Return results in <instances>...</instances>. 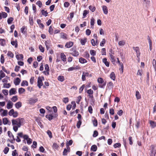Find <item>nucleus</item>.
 Instances as JSON below:
<instances>
[{
    "mask_svg": "<svg viewBox=\"0 0 156 156\" xmlns=\"http://www.w3.org/2000/svg\"><path fill=\"white\" fill-rule=\"evenodd\" d=\"M12 123L13 130L16 132L18 128L20 127L22 124L24 123V120L21 118L13 119L12 120Z\"/></svg>",
    "mask_w": 156,
    "mask_h": 156,
    "instance_id": "nucleus-1",
    "label": "nucleus"
},
{
    "mask_svg": "<svg viewBox=\"0 0 156 156\" xmlns=\"http://www.w3.org/2000/svg\"><path fill=\"white\" fill-rule=\"evenodd\" d=\"M97 81L99 83V87L101 88H104L106 85V81H105L101 77L99 78L98 79Z\"/></svg>",
    "mask_w": 156,
    "mask_h": 156,
    "instance_id": "nucleus-2",
    "label": "nucleus"
},
{
    "mask_svg": "<svg viewBox=\"0 0 156 156\" xmlns=\"http://www.w3.org/2000/svg\"><path fill=\"white\" fill-rule=\"evenodd\" d=\"M9 114L10 116H12L14 118H16L18 116V113L16 111H15L13 109H11L9 112Z\"/></svg>",
    "mask_w": 156,
    "mask_h": 156,
    "instance_id": "nucleus-3",
    "label": "nucleus"
},
{
    "mask_svg": "<svg viewBox=\"0 0 156 156\" xmlns=\"http://www.w3.org/2000/svg\"><path fill=\"white\" fill-rule=\"evenodd\" d=\"M151 153L150 154V156H156V147L153 145H152L151 146Z\"/></svg>",
    "mask_w": 156,
    "mask_h": 156,
    "instance_id": "nucleus-4",
    "label": "nucleus"
},
{
    "mask_svg": "<svg viewBox=\"0 0 156 156\" xmlns=\"http://www.w3.org/2000/svg\"><path fill=\"white\" fill-rule=\"evenodd\" d=\"M24 139L26 140L27 141V143L28 144H30L32 141V140L29 137V136L25 134L24 137Z\"/></svg>",
    "mask_w": 156,
    "mask_h": 156,
    "instance_id": "nucleus-5",
    "label": "nucleus"
},
{
    "mask_svg": "<svg viewBox=\"0 0 156 156\" xmlns=\"http://www.w3.org/2000/svg\"><path fill=\"white\" fill-rule=\"evenodd\" d=\"M87 93L88 94V96L90 98H93V91L91 89L88 90L87 91Z\"/></svg>",
    "mask_w": 156,
    "mask_h": 156,
    "instance_id": "nucleus-6",
    "label": "nucleus"
},
{
    "mask_svg": "<svg viewBox=\"0 0 156 156\" xmlns=\"http://www.w3.org/2000/svg\"><path fill=\"white\" fill-rule=\"evenodd\" d=\"M8 134L11 139V141H10V142L11 143H13V141H14L15 140L14 138V136L12 133V132L10 131H8Z\"/></svg>",
    "mask_w": 156,
    "mask_h": 156,
    "instance_id": "nucleus-7",
    "label": "nucleus"
},
{
    "mask_svg": "<svg viewBox=\"0 0 156 156\" xmlns=\"http://www.w3.org/2000/svg\"><path fill=\"white\" fill-rule=\"evenodd\" d=\"M43 85L42 78L39 77L37 80V86L39 88H41Z\"/></svg>",
    "mask_w": 156,
    "mask_h": 156,
    "instance_id": "nucleus-8",
    "label": "nucleus"
},
{
    "mask_svg": "<svg viewBox=\"0 0 156 156\" xmlns=\"http://www.w3.org/2000/svg\"><path fill=\"white\" fill-rule=\"evenodd\" d=\"M133 48L136 52L137 57L139 58L140 54L139 48L138 47H133Z\"/></svg>",
    "mask_w": 156,
    "mask_h": 156,
    "instance_id": "nucleus-9",
    "label": "nucleus"
},
{
    "mask_svg": "<svg viewBox=\"0 0 156 156\" xmlns=\"http://www.w3.org/2000/svg\"><path fill=\"white\" fill-rule=\"evenodd\" d=\"M66 148L64 149L63 152V155H66L67 154L68 152H69L70 151V148L68 144L66 145Z\"/></svg>",
    "mask_w": 156,
    "mask_h": 156,
    "instance_id": "nucleus-10",
    "label": "nucleus"
},
{
    "mask_svg": "<svg viewBox=\"0 0 156 156\" xmlns=\"http://www.w3.org/2000/svg\"><path fill=\"white\" fill-rule=\"evenodd\" d=\"M16 93V89L15 88H12L9 91V94L10 95L15 94Z\"/></svg>",
    "mask_w": 156,
    "mask_h": 156,
    "instance_id": "nucleus-11",
    "label": "nucleus"
},
{
    "mask_svg": "<svg viewBox=\"0 0 156 156\" xmlns=\"http://www.w3.org/2000/svg\"><path fill=\"white\" fill-rule=\"evenodd\" d=\"M0 112H1V115L2 116H6L8 113V111L6 110H3V109H1Z\"/></svg>",
    "mask_w": 156,
    "mask_h": 156,
    "instance_id": "nucleus-12",
    "label": "nucleus"
},
{
    "mask_svg": "<svg viewBox=\"0 0 156 156\" xmlns=\"http://www.w3.org/2000/svg\"><path fill=\"white\" fill-rule=\"evenodd\" d=\"M37 101V99H33L32 98H30L28 100V102L29 104L32 105L33 104Z\"/></svg>",
    "mask_w": 156,
    "mask_h": 156,
    "instance_id": "nucleus-13",
    "label": "nucleus"
},
{
    "mask_svg": "<svg viewBox=\"0 0 156 156\" xmlns=\"http://www.w3.org/2000/svg\"><path fill=\"white\" fill-rule=\"evenodd\" d=\"M80 69V68L79 66H76L70 67L68 69V70L69 71H70L76 69Z\"/></svg>",
    "mask_w": 156,
    "mask_h": 156,
    "instance_id": "nucleus-14",
    "label": "nucleus"
},
{
    "mask_svg": "<svg viewBox=\"0 0 156 156\" xmlns=\"http://www.w3.org/2000/svg\"><path fill=\"white\" fill-rule=\"evenodd\" d=\"M73 44V42L72 41H69L66 43L65 46L67 48H69L72 47Z\"/></svg>",
    "mask_w": 156,
    "mask_h": 156,
    "instance_id": "nucleus-15",
    "label": "nucleus"
},
{
    "mask_svg": "<svg viewBox=\"0 0 156 156\" xmlns=\"http://www.w3.org/2000/svg\"><path fill=\"white\" fill-rule=\"evenodd\" d=\"M13 105V103L11 101H9L6 105L7 108L8 109L11 108L12 107Z\"/></svg>",
    "mask_w": 156,
    "mask_h": 156,
    "instance_id": "nucleus-16",
    "label": "nucleus"
},
{
    "mask_svg": "<svg viewBox=\"0 0 156 156\" xmlns=\"http://www.w3.org/2000/svg\"><path fill=\"white\" fill-rule=\"evenodd\" d=\"M61 38L64 40H66L68 39V35L66 33H62L61 34Z\"/></svg>",
    "mask_w": 156,
    "mask_h": 156,
    "instance_id": "nucleus-17",
    "label": "nucleus"
},
{
    "mask_svg": "<svg viewBox=\"0 0 156 156\" xmlns=\"http://www.w3.org/2000/svg\"><path fill=\"white\" fill-rule=\"evenodd\" d=\"M102 9L104 13L105 14H107L108 13V9L107 7L105 5H103L102 6Z\"/></svg>",
    "mask_w": 156,
    "mask_h": 156,
    "instance_id": "nucleus-18",
    "label": "nucleus"
},
{
    "mask_svg": "<svg viewBox=\"0 0 156 156\" xmlns=\"http://www.w3.org/2000/svg\"><path fill=\"white\" fill-rule=\"evenodd\" d=\"M80 41L81 44L82 45H84L87 42V38L86 37H84L80 39Z\"/></svg>",
    "mask_w": 156,
    "mask_h": 156,
    "instance_id": "nucleus-19",
    "label": "nucleus"
},
{
    "mask_svg": "<svg viewBox=\"0 0 156 156\" xmlns=\"http://www.w3.org/2000/svg\"><path fill=\"white\" fill-rule=\"evenodd\" d=\"M110 60L111 62L114 64L115 65V57L112 54L110 55Z\"/></svg>",
    "mask_w": 156,
    "mask_h": 156,
    "instance_id": "nucleus-20",
    "label": "nucleus"
},
{
    "mask_svg": "<svg viewBox=\"0 0 156 156\" xmlns=\"http://www.w3.org/2000/svg\"><path fill=\"white\" fill-rule=\"evenodd\" d=\"M11 43L12 45L14 46L16 48H17V41L16 40L15 41L12 40L11 41Z\"/></svg>",
    "mask_w": 156,
    "mask_h": 156,
    "instance_id": "nucleus-21",
    "label": "nucleus"
},
{
    "mask_svg": "<svg viewBox=\"0 0 156 156\" xmlns=\"http://www.w3.org/2000/svg\"><path fill=\"white\" fill-rule=\"evenodd\" d=\"M60 57L62 61L64 62H66V56L63 53H62L60 54Z\"/></svg>",
    "mask_w": 156,
    "mask_h": 156,
    "instance_id": "nucleus-22",
    "label": "nucleus"
},
{
    "mask_svg": "<svg viewBox=\"0 0 156 156\" xmlns=\"http://www.w3.org/2000/svg\"><path fill=\"white\" fill-rule=\"evenodd\" d=\"M27 27L25 26H23L22 28H21L20 29L21 32L23 33V34H25L27 32Z\"/></svg>",
    "mask_w": 156,
    "mask_h": 156,
    "instance_id": "nucleus-23",
    "label": "nucleus"
},
{
    "mask_svg": "<svg viewBox=\"0 0 156 156\" xmlns=\"http://www.w3.org/2000/svg\"><path fill=\"white\" fill-rule=\"evenodd\" d=\"M114 86L112 82H109L107 85V87L108 89H112Z\"/></svg>",
    "mask_w": 156,
    "mask_h": 156,
    "instance_id": "nucleus-24",
    "label": "nucleus"
},
{
    "mask_svg": "<svg viewBox=\"0 0 156 156\" xmlns=\"http://www.w3.org/2000/svg\"><path fill=\"white\" fill-rule=\"evenodd\" d=\"M16 58L18 60L22 59L23 58L22 54H18L16 55Z\"/></svg>",
    "mask_w": 156,
    "mask_h": 156,
    "instance_id": "nucleus-25",
    "label": "nucleus"
},
{
    "mask_svg": "<svg viewBox=\"0 0 156 156\" xmlns=\"http://www.w3.org/2000/svg\"><path fill=\"white\" fill-rule=\"evenodd\" d=\"M103 62L105 63V65L107 66L108 67L109 66V62L107 61V59L106 58H104L103 59Z\"/></svg>",
    "mask_w": 156,
    "mask_h": 156,
    "instance_id": "nucleus-26",
    "label": "nucleus"
},
{
    "mask_svg": "<svg viewBox=\"0 0 156 156\" xmlns=\"http://www.w3.org/2000/svg\"><path fill=\"white\" fill-rule=\"evenodd\" d=\"M21 81L20 80L19 78H16L14 81V83L15 85H18L19 84L20 82Z\"/></svg>",
    "mask_w": 156,
    "mask_h": 156,
    "instance_id": "nucleus-27",
    "label": "nucleus"
},
{
    "mask_svg": "<svg viewBox=\"0 0 156 156\" xmlns=\"http://www.w3.org/2000/svg\"><path fill=\"white\" fill-rule=\"evenodd\" d=\"M150 125L152 128H154L156 126V122L153 121H149Z\"/></svg>",
    "mask_w": 156,
    "mask_h": 156,
    "instance_id": "nucleus-28",
    "label": "nucleus"
},
{
    "mask_svg": "<svg viewBox=\"0 0 156 156\" xmlns=\"http://www.w3.org/2000/svg\"><path fill=\"white\" fill-rule=\"evenodd\" d=\"M79 61L80 63L82 64L86 63L87 62L86 59L82 57L80 58H79Z\"/></svg>",
    "mask_w": 156,
    "mask_h": 156,
    "instance_id": "nucleus-29",
    "label": "nucleus"
},
{
    "mask_svg": "<svg viewBox=\"0 0 156 156\" xmlns=\"http://www.w3.org/2000/svg\"><path fill=\"white\" fill-rule=\"evenodd\" d=\"M52 147L54 150H58L59 147V145L56 143H54L52 145Z\"/></svg>",
    "mask_w": 156,
    "mask_h": 156,
    "instance_id": "nucleus-30",
    "label": "nucleus"
},
{
    "mask_svg": "<svg viewBox=\"0 0 156 156\" xmlns=\"http://www.w3.org/2000/svg\"><path fill=\"white\" fill-rule=\"evenodd\" d=\"M28 83L26 80H23L21 83V86H28Z\"/></svg>",
    "mask_w": 156,
    "mask_h": 156,
    "instance_id": "nucleus-31",
    "label": "nucleus"
},
{
    "mask_svg": "<svg viewBox=\"0 0 156 156\" xmlns=\"http://www.w3.org/2000/svg\"><path fill=\"white\" fill-rule=\"evenodd\" d=\"M15 106L16 108L19 109L22 106V103L21 102H18L15 104Z\"/></svg>",
    "mask_w": 156,
    "mask_h": 156,
    "instance_id": "nucleus-32",
    "label": "nucleus"
},
{
    "mask_svg": "<svg viewBox=\"0 0 156 156\" xmlns=\"http://www.w3.org/2000/svg\"><path fill=\"white\" fill-rule=\"evenodd\" d=\"M5 74L2 70L0 71V80H1L5 76Z\"/></svg>",
    "mask_w": 156,
    "mask_h": 156,
    "instance_id": "nucleus-33",
    "label": "nucleus"
},
{
    "mask_svg": "<svg viewBox=\"0 0 156 156\" xmlns=\"http://www.w3.org/2000/svg\"><path fill=\"white\" fill-rule=\"evenodd\" d=\"M3 122L4 125H6L8 124L9 120L7 118H4L3 119Z\"/></svg>",
    "mask_w": 156,
    "mask_h": 156,
    "instance_id": "nucleus-34",
    "label": "nucleus"
},
{
    "mask_svg": "<svg viewBox=\"0 0 156 156\" xmlns=\"http://www.w3.org/2000/svg\"><path fill=\"white\" fill-rule=\"evenodd\" d=\"M37 23L39 25L40 28H43L44 27V25L41 23V21L39 19H38L37 20Z\"/></svg>",
    "mask_w": 156,
    "mask_h": 156,
    "instance_id": "nucleus-35",
    "label": "nucleus"
},
{
    "mask_svg": "<svg viewBox=\"0 0 156 156\" xmlns=\"http://www.w3.org/2000/svg\"><path fill=\"white\" fill-rule=\"evenodd\" d=\"M71 54L73 56H77L79 55L78 52L75 50H74L72 53H71Z\"/></svg>",
    "mask_w": 156,
    "mask_h": 156,
    "instance_id": "nucleus-36",
    "label": "nucleus"
},
{
    "mask_svg": "<svg viewBox=\"0 0 156 156\" xmlns=\"http://www.w3.org/2000/svg\"><path fill=\"white\" fill-rule=\"evenodd\" d=\"M97 149V147L96 145H93L91 146L90 150L93 151H95Z\"/></svg>",
    "mask_w": 156,
    "mask_h": 156,
    "instance_id": "nucleus-37",
    "label": "nucleus"
},
{
    "mask_svg": "<svg viewBox=\"0 0 156 156\" xmlns=\"http://www.w3.org/2000/svg\"><path fill=\"white\" fill-rule=\"evenodd\" d=\"M25 91V89L23 88H19L18 89V92L20 94H21Z\"/></svg>",
    "mask_w": 156,
    "mask_h": 156,
    "instance_id": "nucleus-38",
    "label": "nucleus"
},
{
    "mask_svg": "<svg viewBox=\"0 0 156 156\" xmlns=\"http://www.w3.org/2000/svg\"><path fill=\"white\" fill-rule=\"evenodd\" d=\"M110 77L112 80H115V74L114 72H112L110 74Z\"/></svg>",
    "mask_w": 156,
    "mask_h": 156,
    "instance_id": "nucleus-39",
    "label": "nucleus"
},
{
    "mask_svg": "<svg viewBox=\"0 0 156 156\" xmlns=\"http://www.w3.org/2000/svg\"><path fill=\"white\" fill-rule=\"evenodd\" d=\"M136 96L137 99H139L141 98V95L140 94L139 92L138 91H136Z\"/></svg>",
    "mask_w": 156,
    "mask_h": 156,
    "instance_id": "nucleus-40",
    "label": "nucleus"
},
{
    "mask_svg": "<svg viewBox=\"0 0 156 156\" xmlns=\"http://www.w3.org/2000/svg\"><path fill=\"white\" fill-rule=\"evenodd\" d=\"M89 9L92 12H94L96 9V8L93 5H90L89 7Z\"/></svg>",
    "mask_w": 156,
    "mask_h": 156,
    "instance_id": "nucleus-41",
    "label": "nucleus"
},
{
    "mask_svg": "<svg viewBox=\"0 0 156 156\" xmlns=\"http://www.w3.org/2000/svg\"><path fill=\"white\" fill-rule=\"evenodd\" d=\"M5 44V40L3 39H0V44L2 46H4Z\"/></svg>",
    "mask_w": 156,
    "mask_h": 156,
    "instance_id": "nucleus-42",
    "label": "nucleus"
},
{
    "mask_svg": "<svg viewBox=\"0 0 156 156\" xmlns=\"http://www.w3.org/2000/svg\"><path fill=\"white\" fill-rule=\"evenodd\" d=\"M58 79L59 81L63 82L65 78L63 76H60L58 77Z\"/></svg>",
    "mask_w": 156,
    "mask_h": 156,
    "instance_id": "nucleus-43",
    "label": "nucleus"
},
{
    "mask_svg": "<svg viewBox=\"0 0 156 156\" xmlns=\"http://www.w3.org/2000/svg\"><path fill=\"white\" fill-rule=\"evenodd\" d=\"M46 117L49 120H51L53 119V116L52 114L47 115L46 116Z\"/></svg>",
    "mask_w": 156,
    "mask_h": 156,
    "instance_id": "nucleus-44",
    "label": "nucleus"
},
{
    "mask_svg": "<svg viewBox=\"0 0 156 156\" xmlns=\"http://www.w3.org/2000/svg\"><path fill=\"white\" fill-rule=\"evenodd\" d=\"M7 55L8 56L12 58H13L14 56L13 54L11 51H8Z\"/></svg>",
    "mask_w": 156,
    "mask_h": 156,
    "instance_id": "nucleus-45",
    "label": "nucleus"
},
{
    "mask_svg": "<svg viewBox=\"0 0 156 156\" xmlns=\"http://www.w3.org/2000/svg\"><path fill=\"white\" fill-rule=\"evenodd\" d=\"M41 12L43 15L45 16H48V12L47 11H45L44 10H42L41 11Z\"/></svg>",
    "mask_w": 156,
    "mask_h": 156,
    "instance_id": "nucleus-46",
    "label": "nucleus"
},
{
    "mask_svg": "<svg viewBox=\"0 0 156 156\" xmlns=\"http://www.w3.org/2000/svg\"><path fill=\"white\" fill-rule=\"evenodd\" d=\"M18 97L17 96H13L11 99V100L13 102H16L18 100Z\"/></svg>",
    "mask_w": 156,
    "mask_h": 156,
    "instance_id": "nucleus-47",
    "label": "nucleus"
},
{
    "mask_svg": "<svg viewBox=\"0 0 156 156\" xmlns=\"http://www.w3.org/2000/svg\"><path fill=\"white\" fill-rule=\"evenodd\" d=\"M94 21H95L94 19V18H92L91 19L90 22L91 27H92V28L93 27V26H94Z\"/></svg>",
    "mask_w": 156,
    "mask_h": 156,
    "instance_id": "nucleus-48",
    "label": "nucleus"
},
{
    "mask_svg": "<svg viewBox=\"0 0 156 156\" xmlns=\"http://www.w3.org/2000/svg\"><path fill=\"white\" fill-rule=\"evenodd\" d=\"M11 86L10 84L9 83H4L3 84V87L4 88H8Z\"/></svg>",
    "mask_w": 156,
    "mask_h": 156,
    "instance_id": "nucleus-49",
    "label": "nucleus"
},
{
    "mask_svg": "<svg viewBox=\"0 0 156 156\" xmlns=\"http://www.w3.org/2000/svg\"><path fill=\"white\" fill-rule=\"evenodd\" d=\"M39 48L41 51L42 52H44V47L41 45H39Z\"/></svg>",
    "mask_w": 156,
    "mask_h": 156,
    "instance_id": "nucleus-50",
    "label": "nucleus"
},
{
    "mask_svg": "<svg viewBox=\"0 0 156 156\" xmlns=\"http://www.w3.org/2000/svg\"><path fill=\"white\" fill-rule=\"evenodd\" d=\"M49 33L51 34H52L53 33V29L52 26H50L49 29Z\"/></svg>",
    "mask_w": 156,
    "mask_h": 156,
    "instance_id": "nucleus-51",
    "label": "nucleus"
},
{
    "mask_svg": "<svg viewBox=\"0 0 156 156\" xmlns=\"http://www.w3.org/2000/svg\"><path fill=\"white\" fill-rule=\"evenodd\" d=\"M2 93L5 96H7L8 94V90L6 89L3 90L2 91Z\"/></svg>",
    "mask_w": 156,
    "mask_h": 156,
    "instance_id": "nucleus-52",
    "label": "nucleus"
},
{
    "mask_svg": "<svg viewBox=\"0 0 156 156\" xmlns=\"http://www.w3.org/2000/svg\"><path fill=\"white\" fill-rule=\"evenodd\" d=\"M36 4L40 8H41L42 5V4L41 2L39 0L37 2Z\"/></svg>",
    "mask_w": 156,
    "mask_h": 156,
    "instance_id": "nucleus-53",
    "label": "nucleus"
},
{
    "mask_svg": "<svg viewBox=\"0 0 156 156\" xmlns=\"http://www.w3.org/2000/svg\"><path fill=\"white\" fill-rule=\"evenodd\" d=\"M13 20V18L12 17H10L7 20V22L9 24H10L12 22Z\"/></svg>",
    "mask_w": 156,
    "mask_h": 156,
    "instance_id": "nucleus-54",
    "label": "nucleus"
},
{
    "mask_svg": "<svg viewBox=\"0 0 156 156\" xmlns=\"http://www.w3.org/2000/svg\"><path fill=\"white\" fill-rule=\"evenodd\" d=\"M89 13V11L87 10H85L83 11V18H84L86 17L87 15Z\"/></svg>",
    "mask_w": 156,
    "mask_h": 156,
    "instance_id": "nucleus-55",
    "label": "nucleus"
},
{
    "mask_svg": "<svg viewBox=\"0 0 156 156\" xmlns=\"http://www.w3.org/2000/svg\"><path fill=\"white\" fill-rule=\"evenodd\" d=\"M47 133L48 135L49 138H51L52 137V134L50 130H48L47 131Z\"/></svg>",
    "mask_w": 156,
    "mask_h": 156,
    "instance_id": "nucleus-56",
    "label": "nucleus"
},
{
    "mask_svg": "<svg viewBox=\"0 0 156 156\" xmlns=\"http://www.w3.org/2000/svg\"><path fill=\"white\" fill-rule=\"evenodd\" d=\"M121 146V144L120 143H117L115 144L114 145V147L115 148L120 147Z\"/></svg>",
    "mask_w": 156,
    "mask_h": 156,
    "instance_id": "nucleus-57",
    "label": "nucleus"
},
{
    "mask_svg": "<svg viewBox=\"0 0 156 156\" xmlns=\"http://www.w3.org/2000/svg\"><path fill=\"white\" fill-rule=\"evenodd\" d=\"M106 42V40L105 39H103L102 41L101 42L100 44V45L101 46H103Z\"/></svg>",
    "mask_w": 156,
    "mask_h": 156,
    "instance_id": "nucleus-58",
    "label": "nucleus"
},
{
    "mask_svg": "<svg viewBox=\"0 0 156 156\" xmlns=\"http://www.w3.org/2000/svg\"><path fill=\"white\" fill-rule=\"evenodd\" d=\"M69 98H63L62 101L65 103L66 104L69 102Z\"/></svg>",
    "mask_w": 156,
    "mask_h": 156,
    "instance_id": "nucleus-59",
    "label": "nucleus"
},
{
    "mask_svg": "<svg viewBox=\"0 0 156 156\" xmlns=\"http://www.w3.org/2000/svg\"><path fill=\"white\" fill-rule=\"evenodd\" d=\"M91 43L92 45L93 46H95L97 45V42H95V40L94 39H92L91 40Z\"/></svg>",
    "mask_w": 156,
    "mask_h": 156,
    "instance_id": "nucleus-60",
    "label": "nucleus"
},
{
    "mask_svg": "<svg viewBox=\"0 0 156 156\" xmlns=\"http://www.w3.org/2000/svg\"><path fill=\"white\" fill-rule=\"evenodd\" d=\"M17 135L19 137H23V138H24V137L25 136V135H24L22 132H20L18 133Z\"/></svg>",
    "mask_w": 156,
    "mask_h": 156,
    "instance_id": "nucleus-61",
    "label": "nucleus"
},
{
    "mask_svg": "<svg viewBox=\"0 0 156 156\" xmlns=\"http://www.w3.org/2000/svg\"><path fill=\"white\" fill-rule=\"evenodd\" d=\"M9 150V148L7 147H5L3 150V152L5 154H6L8 152Z\"/></svg>",
    "mask_w": 156,
    "mask_h": 156,
    "instance_id": "nucleus-62",
    "label": "nucleus"
},
{
    "mask_svg": "<svg viewBox=\"0 0 156 156\" xmlns=\"http://www.w3.org/2000/svg\"><path fill=\"white\" fill-rule=\"evenodd\" d=\"M88 111L90 114L93 113V108L91 106H89L88 108Z\"/></svg>",
    "mask_w": 156,
    "mask_h": 156,
    "instance_id": "nucleus-63",
    "label": "nucleus"
},
{
    "mask_svg": "<svg viewBox=\"0 0 156 156\" xmlns=\"http://www.w3.org/2000/svg\"><path fill=\"white\" fill-rule=\"evenodd\" d=\"M81 123L82 122L80 120H79V121L77 122L76 124V126L78 129H79L80 128Z\"/></svg>",
    "mask_w": 156,
    "mask_h": 156,
    "instance_id": "nucleus-64",
    "label": "nucleus"
}]
</instances>
